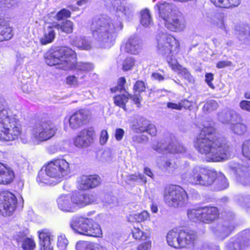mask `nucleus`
Here are the masks:
<instances>
[{"instance_id":"1","label":"nucleus","mask_w":250,"mask_h":250,"mask_svg":"<svg viewBox=\"0 0 250 250\" xmlns=\"http://www.w3.org/2000/svg\"><path fill=\"white\" fill-rule=\"evenodd\" d=\"M194 146L208 161L219 162L230 156V148L225 140L218 137L211 126H205L194 141Z\"/></svg>"},{"instance_id":"2","label":"nucleus","mask_w":250,"mask_h":250,"mask_svg":"<svg viewBox=\"0 0 250 250\" xmlns=\"http://www.w3.org/2000/svg\"><path fill=\"white\" fill-rule=\"evenodd\" d=\"M123 28V25L120 20H112L106 16L94 19L90 31L95 42V46L104 48L110 47L117 33Z\"/></svg>"},{"instance_id":"3","label":"nucleus","mask_w":250,"mask_h":250,"mask_svg":"<svg viewBox=\"0 0 250 250\" xmlns=\"http://www.w3.org/2000/svg\"><path fill=\"white\" fill-rule=\"evenodd\" d=\"M46 63L50 66L55 65L58 69L65 71L87 72L93 69L92 64L77 62V54L71 48L62 46L55 50H50L44 55Z\"/></svg>"},{"instance_id":"4","label":"nucleus","mask_w":250,"mask_h":250,"mask_svg":"<svg viewBox=\"0 0 250 250\" xmlns=\"http://www.w3.org/2000/svg\"><path fill=\"white\" fill-rule=\"evenodd\" d=\"M4 103L0 98V141L12 142L20 138L23 143H27L28 139L22 134L19 120L10 114Z\"/></svg>"},{"instance_id":"5","label":"nucleus","mask_w":250,"mask_h":250,"mask_svg":"<svg viewBox=\"0 0 250 250\" xmlns=\"http://www.w3.org/2000/svg\"><path fill=\"white\" fill-rule=\"evenodd\" d=\"M161 0H153V2H157L155 8L159 11L160 24L170 31H183L186 26L185 20L174 9V5L166 2L160 3Z\"/></svg>"},{"instance_id":"6","label":"nucleus","mask_w":250,"mask_h":250,"mask_svg":"<svg viewBox=\"0 0 250 250\" xmlns=\"http://www.w3.org/2000/svg\"><path fill=\"white\" fill-rule=\"evenodd\" d=\"M157 48L158 53L167 56V61L171 68L177 71L181 69V65L177 60L171 57L179 50L178 41L172 36L167 33H159L156 36Z\"/></svg>"},{"instance_id":"7","label":"nucleus","mask_w":250,"mask_h":250,"mask_svg":"<svg viewBox=\"0 0 250 250\" xmlns=\"http://www.w3.org/2000/svg\"><path fill=\"white\" fill-rule=\"evenodd\" d=\"M216 175V171L195 166L182 173V178L192 185L208 186L214 183Z\"/></svg>"},{"instance_id":"8","label":"nucleus","mask_w":250,"mask_h":250,"mask_svg":"<svg viewBox=\"0 0 250 250\" xmlns=\"http://www.w3.org/2000/svg\"><path fill=\"white\" fill-rule=\"evenodd\" d=\"M70 226L76 233L81 235L92 237H101L102 235L100 225L91 219L75 216L72 218Z\"/></svg>"},{"instance_id":"9","label":"nucleus","mask_w":250,"mask_h":250,"mask_svg":"<svg viewBox=\"0 0 250 250\" xmlns=\"http://www.w3.org/2000/svg\"><path fill=\"white\" fill-rule=\"evenodd\" d=\"M196 238V233L193 230L185 231L174 228L167 232L166 239L169 246L178 249L192 245Z\"/></svg>"},{"instance_id":"10","label":"nucleus","mask_w":250,"mask_h":250,"mask_svg":"<svg viewBox=\"0 0 250 250\" xmlns=\"http://www.w3.org/2000/svg\"><path fill=\"white\" fill-rule=\"evenodd\" d=\"M188 218L192 221H200L208 224L216 220L219 216L217 208L206 206L188 209L187 211Z\"/></svg>"},{"instance_id":"11","label":"nucleus","mask_w":250,"mask_h":250,"mask_svg":"<svg viewBox=\"0 0 250 250\" xmlns=\"http://www.w3.org/2000/svg\"><path fill=\"white\" fill-rule=\"evenodd\" d=\"M57 131L56 125L51 121H40L32 126L31 135L36 141L42 142L52 138Z\"/></svg>"},{"instance_id":"12","label":"nucleus","mask_w":250,"mask_h":250,"mask_svg":"<svg viewBox=\"0 0 250 250\" xmlns=\"http://www.w3.org/2000/svg\"><path fill=\"white\" fill-rule=\"evenodd\" d=\"M164 200L169 206L174 208L185 207L188 202L187 192L183 188L176 185H172L166 190Z\"/></svg>"},{"instance_id":"13","label":"nucleus","mask_w":250,"mask_h":250,"mask_svg":"<svg viewBox=\"0 0 250 250\" xmlns=\"http://www.w3.org/2000/svg\"><path fill=\"white\" fill-rule=\"evenodd\" d=\"M47 166L49 174L53 175L56 183L63 180L70 173L69 164L62 158L53 159Z\"/></svg>"},{"instance_id":"14","label":"nucleus","mask_w":250,"mask_h":250,"mask_svg":"<svg viewBox=\"0 0 250 250\" xmlns=\"http://www.w3.org/2000/svg\"><path fill=\"white\" fill-rule=\"evenodd\" d=\"M170 139H161L159 141H154L152 144V148L159 153H170L183 154L186 151V148L183 146L176 142H169Z\"/></svg>"},{"instance_id":"15","label":"nucleus","mask_w":250,"mask_h":250,"mask_svg":"<svg viewBox=\"0 0 250 250\" xmlns=\"http://www.w3.org/2000/svg\"><path fill=\"white\" fill-rule=\"evenodd\" d=\"M17 199L12 193L2 191L0 193V213L3 216H9L15 211Z\"/></svg>"},{"instance_id":"16","label":"nucleus","mask_w":250,"mask_h":250,"mask_svg":"<svg viewBox=\"0 0 250 250\" xmlns=\"http://www.w3.org/2000/svg\"><path fill=\"white\" fill-rule=\"evenodd\" d=\"M250 246V229H245L231 238L226 245L224 250H246Z\"/></svg>"},{"instance_id":"17","label":"nucleus","mask_w":250,"mask_h":250,"mask_svg":"<svg viewBox=\"0 0 250 250\" xmlns=\"http://www.w3.org/2000/svg\"><path fill=\"white\" fill-rule=\"evenodd\" d=\"M105 6L109 10H115L117 15L121 18L129 19L133 16L131 8L125 7L120 0H106Z\"/></svg>"},{"instance_id":"18","label":"nucleus","mask_w":250,"mask_h":250,"mask_svg":"<svg viewBox=\"0 0 250 250\" xmlns=\"http://www.w3.org/2000/svg\"><path fill=\"white\" fill-rule=\"evenodd\" d=\"M88 112L83 109L80 110L73 113L69 117H65L64 120V125L69 123V126L73 129H78L87 122Z\"/></svg>"},{"instance_id":"19","label":"nucleus","mask_w":250,"mask_h":250,"mask_svg":"<svg viewBox=\"0 0 250 250\" xmlns=\"http://www.w3.org/2000/svg\"><path fill=\"white\" fill-rule=\"evenodd\" d=\"M70 197L74 211L80 208L94 202L96 199V196L93 194H82L80 192L73 193Z\"/></svg>"},{"instance_id":"20","label":"nucleus","mask_w":250,"mask_h":250,"mask_svg":"<svg viewBox=\"0 0 250 250\" xmlns=\"http://www.w3.org/2000/svg\"><path fill=\"white\" fill-rule=\"evenodd\" d=\"M94 134V131L92 128L82 130L74 139V145L79 148L87 147L91 144Z\"/></svg>"},{"instance_id":"21","label":"nucleus","mask_w":250,"mask_h":250,"mask_svg":"<svg viewBox=\"0 0 250 250\" xmlns=\"http://www.w3.org/2000/svg\"><path fill=\"white\" fill-rule=\"evenodd\" d=\"M79 188L85 190L89 188L96 187L100 183V178L97 175L85 176L80 177L78 179Z\"/></svg>"},{"instance_id":"22","label":"nucleus","mask_w":250,"mask_h":250,"mask_svg":"<svg viewBox=\"0 0 250 250\" xmlns=\"http://www.w3.org/2000/svg\"><path fill=\"white\" fill-rule=\"evenodd\" d=\"M15 174L13 169L0 163V185H8L14 180Z\"/></svg>"},{"instance_id":"23","label":"nucleus","mask_w":250,"mask_h":250,"mask_svg":"<svg viewBox=\"0 0 250 250\" xmlns=\"http://www.w3.org/2000/svg\"><path fill=\"white\" fill-rule=\"evenodd\" d=\"M132 130L137 133L146 131L151 136L156 135L157 132L155 126L153 124H149L148 121L144 119H142L137 125H133Z\"/></svg>"},{"instance_id":"24","label":"nucleus","mask_w":250,"mask_h":250,"mask_svg":"<svg viewBox=\"0 0 250 250\" xmlns=\"http://www.w3.org/2000/svg\"><path fill=\"white\" fill-rule=\"evenodd\" d=\"M142 43L141 41L136 36H131L125 46V52L133 54H138L141 49Z\"/></svg>"},{"instance_id":"25","label":"nucleus","mask_w":250,"mask_h":250,"mask_svg":"<svg viewBox=\"0 0 250 250\" xmlns=\"http://www.w3.org/2000/svg\"><path fill=\"white\" fill-rule=\"evenodd\" d=\"M15 238L23 250H34L36 247L34 240L31 238L26 237L24 233L19 232L15 236Z\"/></svg>"},{"instance_id":"26","label":"nucleus","mask_w":250,"mask_h":250,"mask_svg":"<svg viewBox=\"0 0 250 250\" xmlns=\"http://www.w3.org/2000/svg\"><path fill=\"white\" fill-rule=\"evenodd\" d=\"M58 208L64 212H74L70 195H62L57 200Z\"/></svg>"},{"instance_id":"27","label":"nucleus","mask_w":250,"mask_h":250,"mask_svg":"<svg viewBox=\"0 0 250 250\" xmlns=\"http://www.w3.org/2000/svg\"><path fill=\"white\" fill-rule=\"evenodd\" d=\"M247 169L246 167L240 166L235 170L237 182L243 186H250V178Z\"/></svg>"},{"instance_id":"28","label":"nucleus","mask_w":250,"mask_h":250,"mask_svg":"<svg viewBox=\"0 0 250 250\" xmlns=\"http://www.w3.org/2000/svg\"><path fill=\"white\" fill-rule=\"evenodd\" d=\"M70 43L72 45L82 50H88L92 47L91 42L85 37H72Z\"/></svg>"},{"instance_id":"29","label":"nucleus","mask_w":250,"mask_h":250,"mask_svg":"<svg viewBox=\"0 0 250 250\" xmlns=\"http://www.w3.org/2000/svg\"><path fill=\"white\" fill-rule=\"evenodd\" d=\"M235 34L242 42L246 43L250 39V30L248 26L236 25L234 27Z\"/></svg>"},{"instance_id":"30","label":"nucleus","mask_w":250,"mask_h":250,"mask_svg":"<svg viewBox=\"0 0 250 250\" xmlns=\"http://www.w3.org/2000/svg\"><path fill=\"white\" fill-rule=\"evenodd\" d=\"M76 250H108L106 248L99 244L89 241L78 242L76 246Z\"/></svg>"},{"instance_id":"31","label":"nucleus","mask_w":250,"mask_h":250,"mask_svg":"<svg viewBox=\"0 0 250 250\" xmlns=\"http://www.w3.org/2000/svg\"><path fill=\"white\" fill-rule=\"evenodd\" d=\"M215 6L223 8H232L238 6L241 0H210Z\"/></svg>"},{"instance_id":"32","label":"nucleus","mask_w":250,"mask_h":250,"mask_svg":"<svg viewBox=\"0 0 250 250\" xmlns=\"http://www.w3.org/2000/svg\"><path fill=\"white\" fill-rule=\"evenodd\" d=\"M77 75H78L77 77L74 75L67 76L66 78V83L67 85L75 87H77L82 84H85V81L84 79L86 77V75L82 74L80 77L79 76L78 74Z\"/></svg>"},{"instance_id":"33","label":"nucleus","mask_w":250,"mask_h":250,"mask_svg":"<svg viewBox=\"0 0 250 250\" xmlns=\"http://www.w3.org/2000/svg\"><path fill=\"white\" fill-rule=\"evenodd\" d=\"M54 26H48L45 29L43 37L41 40V42L43 45H45L52 42L55 37V33L54 30Z\"/></svg>"},{"instance_id":"34","label":"nucleus","mask_w":250,"mask_h":250,"mask_svg":"<svg viewBox=\"0 0 250 250\" xmlns=\"http://www.w3.org/2000/svg\"><path fill=\"white\" fill-rule=\"evenodd\" d=\"M48 169V166L47 165L45 166L44 169L42 168L39 171L38 177L37 178V181L39 184H50L49 181L50 179H54L53 175L49 174Z\"/></svg>"},{"instance_id":"35","label":"nucleus","mask_w":250,"mask_h":250,"mask_svg":"<svg viewBox=\"0 0 250 250\" xmlns=\"http://www.w3.org/2000/svg\"><path fill=\"white\" fill-rule=\"evenodd\" d=\"M238 116L239 115L234 111H223L218 114V119L223 124H229L230 121H234V117Z\"/></svg>"},{"instance_id":"36","label":"nucleus","mask_w":250,"mask_h":250,"mask_svg":"<svg viewBox=\"0 0 250 250\" xmlns=\"http://www.w3.org/2000/svg\"><path fill=\"white\" fill-rule=\"evenodd\" d=\"M53 26L57 30L67 34L72 33L73 29V23L69 20L63 21L61 24L53 23Z\"/></svg>"},{"instance_id":"37","label":"nucleus","mask_w":250,"mask_h":250,"mask_svg":"<svg viewBox=\"0 0 250 250\" xmlns=\"http://www.w3.org/2000/svg\"><path fill=\"white\" fill-rule=\"evenodd\" d=\"M13 36L12 29L7 25H0V42L9 40Z\"/></svg>"},{"instance_id":"38","label":"nucleus","mask_w":250,"mask_h":250,"mask_svg":"<svg viewBox=\"0 0 250 250\" xmlns=\"http://www.w3.org/2000/svg\"><path fill=\"white\" fill-rule=\"evenodd\" d=\"M215 181H216L217 183V190H223L229 187V182L224 175L222 173H217L214 182Z\"/></svg>"},{"instance_id":"39","label":"nucleus","mask_w":250,"mask_h":250,"mask_svg":"<svg viewBox=\"0 0 250 250\" xmlns=\"http://www.w3.org/2000/svg\"><path fill=\"white\" fill-rule=\"evenodd\" d=\"M236 201L239 205L250 213V195L238 196L236 198Z\"/></svg>"},{"instance_id":"40","label":"nucleus","mask_w":250,"mask_h":250,"mask_svg":"<svg viewBox=\"0 0 250 250\" xmlns=\"http://www.w3.org/2000/svg\"><path fill=\"white\" fill-rule=\"evenodd\" d=\"M230 128L233 133L237 135H242L246 131L247 127L246 125L242 123H231Z\"/></svg>"},{"instance_id":"41","label":"nucleus","mask_w":250,"mask_h":250,"mask_svg":"<svg viewBox=\"0 0 250 250\" xmlns=\"http://www.w3.org/2000/svg\"><path fill=\"white\" fill-rule=\"evenodd\" d=\"M212 24L218 28L226 30L224 14L219 13L215 15L212 19Z\"/></svg>"},{"instance_id":"42","label":"nucleus","mask_w":250,"mask_h":250,"mask_svg":"<svg viewBox=\"0 0 250 250\" xmlns=\"http://www.w3.org/2000/svg\"><path fill=\"white\" fill-rule=\"evenodd\" d=\"M141 23L144 26L148 27L152 24L153 22L149 11L145 9L141 11Z\"/></svg>"},{"instance_id":"43","label":"nucleus","mask_w":250,"mask_h":250,"mask_svg":"<svg viewBox=\"0 0 250 250\" xmlns=\"http://www.w3.org/2000/svg\"><path fill=\"white\" fill-rule=\"evenodd\" d=\"M127 93L124 95H118L114 97V103L116 105L125 109V104L128 101Z\"/></svg>"},{"instance_id":"44","label":"nucleus","mask_w":250,"mask_h":250,"mask_svg":"<svg viewBox=\"0 0 250 250\" xmlns=\"http://www.w3.org/2000/svg\"><path fill=\"white\" fill-rule=\"evenodd\" d=\"M243 155L250 160V139L244 141L242 145Z\"/></svg>"},{"instance_id":"45","label":"nucleus","mask_w":250,"mask_h":250,"mask_svg":"<svg viewBox=\"0 0 250 250\" xmlns=\"http://www.w3.org/2000/svg\"><path fill=\"white\" fill-rule=\"evenodd\" d=\"M133 218L136 222H141L146 221L149 218V213L146 210L133 215Z\"/></svg>"},{"instance_id":"46","label":"nucleus","mask_w":250,"mask_h":250,"mask_svg":"<svg viewBox=\"0 0 250 250\" xmlns=\"http://www.w3.org/2000/svg\"><path fill=\"white\" fill-rule=\"evenodd\" d=\"M135 60L133 57H127L124 61L123 64V69L124 71L131 70L134 66Z\"/></svg>"},{"instance_id":"47","label":"nucleus","mask_w":250,"mask_h":250,"mask_svg":"<svg viewBox=\"0 0 250 250\" xmlns=\"http://www.w3.org/2000/svg\"><path fill=\"white\" fill-rule=\"evenodd\" d=\"M218 104L217 103L213 100L208 101L204 105L203 109L207 112H211L217 108Z\"/></svg>"},{"instance_id":"48","label":"nucleus","mask_w":250,"mask_h":250,"mask_svg":"<svg viewBox=\"0 0 250 250\" xmlns=\"http://www.w3.org/2000/svg\"><path fill=\"white\" fill-rule=\"evenodd\" d=\"M234 228V226L232 222L229 223L225 222L221 230L222 231L223 236L224 237L228 236Z\"/></svg>"},{"instance_id":"49","label":"nucleus","mask_w":250,"mask_h":250,"mask_svg":"<svg viewBox=\"0 0 250 250\" xmlns=\"http://www.w3.org/2000/svg\"><path fill=\"white\" fill-rule=\"evenodd\" d=\"M68 244V241L64 235H60L58 237L57 245L60 250L64 249Z\"/></svg>"},{"instance_id":"50","label":"nucleus","mask_w":250,"mask_h":250,"mask_svg":"<svg viewBox=\"0 0 250 250\" xmlns=\"http://www.w3.org/2000/svg\"><path fill=\"white\" fill-rule=\"evenodd\" d=\"M129 179L134 181L139 180L143 184H146L147 182L146 177L143 174L141 173L131 175L129 176Z\"/></svg>"},{"instance_id":"51","label":"nucleus","mask_w":250,"mask_h":250,"mask_svg":"<svg viewBox=\"0 0 250 250\" xmlns=\"http://www.w3.org/2000/svg\"><path fill=\"white\" fill-rule=\"evenodd\" d=\"M17 0H0V7L4 10L10 8L16 4Z\"/></svg>"},{"instance_id":"52","label":"nucleus","mask_w":250,"mask_h":250,"mask_svg":"<svg viewBox=\"0 0 250 250\" xmlns=\"http://www.w3.org/2000/svg\"><path fill=\"white\" fill-rule=\"evenodd\" d=\"M132 234L135 239H144L146 238L145 233L138 228H134L132 230Z\"/></svg>"},{"instance_id":"53","label":"nucleus","mask_w":250,"mask_h":250,"mask_svg":"<svg viewBox=\"0 0 250 250\" xmlns=\"http://www.w3.org/2000/svg\"><path fill=\"white\" fill-rule=\"evenodd\" d=\"M125 79L124 77L120 78L118 82V85L115 87L111 88L112 92H115L117 90L121 91L124 89V84L125 83Z\"/></svg>"},{"instance_id":"54","label":"nucleus","mask_w":250,"mask_h":250,"mask_svg":"<svg viewBox=\"0 0 250 250\" xmlns=\"http://www.w3.org/2000/svg\"><path fill=\"white\" fill-rule=\"evenodd\" d=\"M71 12L66 9H62L57 14L56 18L58 20H61L64 18L70 17Z\"/></svg>"},{"instance_id":"55","label":"nucleus","mask_w":250,"mask_h":250,"mask_svg":"<svg viewBox=\"0 0 250 250\" xmlns=\"http://www.w3.org/2000/svg\"><path fill=\"white\" fill-rule=\"evenodd\" d=\"M146 87L143 81H138L136 82L133 89L136 92H141L145 90Z\"/></svg>"},{"instance_id":"56","label":"nucleus","mask_w":250,"mask_h":250,"mask_svg":"<svg viewBox=\"0 0 250 250\" xmlns=\"http://www.w3.org/2000/svg\"><path fill=\"white\" fill-rule=\"evenodd\" d=\"M151 249V242L147 240L140 244L137 247V250H150Z\"/></svg>"},{"instance_id":"57","label":"nucleus","mask_w":250,"mask_h":250,"mask_svg":"<svg viewBox=\"0 0 250 250\" xmlns=\"http://www.w3.org/2000/svg\"><path fill=\"white\" fill-rule=\"evenodd\" d=\"M102 160L104 162H110L112 160V154L110 150H105L101 156Z\"/></svg>"},{"instance_id":"58","label":"nucleus","mask_w":250,"mask_h":250,"mask_svg":"<svg viewBox=\"0 0 250 250\" xmlns=\"http://www.w3.org/2000/svg\"><path fill=\"white\" fill-rule=\"evenodd\" d=\"M239 106L242 110L250 112V101L242 100L239 103Z\"/></svg>"},{"instance_id":"59","label":"nucleus","mask_w":250,"mask_h":250,"mask_svg":"<svg viewBox=\"0 0 250 250\" xmlns=\"http://www.w3.org/2000/svg\"><path fill=\"white\" fill-rule=\"evenodd\" d=\"M183 105L180 103V101L178 103H173L171 102H168L167 104V107L172 109H176L180 110L182 109V106Z\"/></svg>"},{"instance_id":"60","label":"nucleus","mask_w":250,"mask_h":250,"mask_svg":"<svg viewBox=\"0 0 250 250\" xmlns=\"http://www.w3.org/2000/svg\"><path fill=\"white\" fill-rule=\"evenodd\" d=\"M201 250H220L217 245H211L208 244H204L201 248Z\"/></svg>"},{"instance_id":"61","label":"nucleus","mask_w":250,"mask_h":250,"mask_svg":"<svg viewBox=\"0 0 250 250\" xmlns=\"http://www.w3.org/2000/svg\"><path fill=\"white\" fill-rule=\"evenodd\" d=\"M125 131L122 128H117L115 132V137L116 140L120 141L123 139Z\"/></svg>"},{"instance_id":"62","label":"nucleus","mask_w":250,"mask_h":250,"mask_svg":"<svg viewBox=\"0 0 250 250\" xmlns=\"http://www.w3.org/2000/svg\"><path fill=\"white\" fill-rule=\"evenodd\" d=\"M206 82L208 85L212 89L214 88V86L211 83V81L213 80V75L211 73H208L205 76Z\"/></svg>"},{"instance_id":"63","label":"nucleus","mask_w":250,"mask_h":250,"mask_svg":"<svg viewBox=\"0 0 250 250\" xmlns=\"http://www.w3.org/2000/svg\"><path fill=\"white\" fill-rule=\"evenodd\" d=\"M108 138V133L106 130H102L101 133L100 142L101 144H104Z\"/></svg>"},{"instance_id":"64","label":"nucleus","mask_w":250,"mask_h":250,"mask_svg":"<svg viewBox=\"0 0 250 250\" xmlns=\"http://www.w3.org/2000/svg\"><path fill=\"white\" fill-rule=\"evenodd\" d=\"M231 62L230 61H223L219 62L216 65V66L218 68H223L228 66H230Z\"/></svg>"}]
</instances>
